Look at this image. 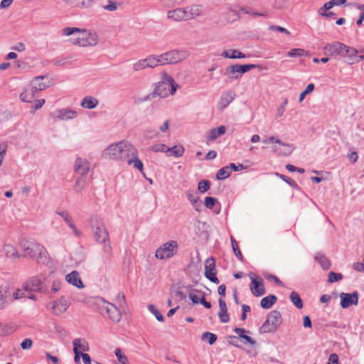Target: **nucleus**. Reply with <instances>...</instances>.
I'll return each mask as SVG.
<instances>
[{"label":"nucleus","instance_id":"5fc2aeb1","mask_svg":"<svg viewBox=\"0 0 364 364\" xmlns=\"http://www.w3.org/2000/svg\"><path fill=\"white\" fill-rule=\"evenodd\" d=\"M150 149L155 152H166L167 153V150H168V147L164 144H157L151 146Z\"/></svg>","mask_w":364,"mask_h":364},{"label":"nucleus","instance_id":"c03bdc74","mask_svg":"<svg viewBox=\"0 0 364 364\" xmlns=\"http://www.w3.org/2000/svg\"><path fill=\"white\" fill-rule=\"evenodd\" d=\"M85 185H86L85 178L84 177L81 176L80 178H77V180L76 181L75 186H74V190L75 191V192L80 193L85 187Z\"/></svg>","mask_w":364,"mask_h":364},{"label":"nucleus","instance_id":"20e7f679","mask_svg":"<svg viewBox=\"0 0 364 364\" xmlns=\"http://www.w3.org/2000/svg\"><path fill=\"white\" fill-rule=\"evenodd\" d=\"M25 257L36 260L38 263H46L48 261L47 251L41 244L33 240H23L20 243Z\"/></svg>","mask_w":364,"mask_h":364},{"label":"nucleus","instance_id":"cd10ccee","mask_svg":"<svg viewBox=\"0 0 364 364\" xmlns=\"http://www.w3.org/2000/svg\"><path fill=\"white\" fill-rule=\"evenodd\" d=\"M221 55L223 58H231V59H240L245 58V55L243 54L238 50L229 49L224 50Z\"/></svg>","mask_w":364,"mask_h":364},{"label":"nucleus","instance_id":"58836bf2","mask_svg":"<svg viewBox=\"0 0 364 364\" xmlns=\"http://www.w3.org/2000/svg\"><path fill=\"white\" fill-rule=\"evenodd\" d=\"M230 240H231V245H232V250L234 252L235 255L237 257V258L240 261L243 262L244 257L239 249L238 245H237L235 239L232 236H231Z\"/></svg>","mask_w":364,"mask_h":364},{"label":"nucleus","instance_id":"0e129e2a","mask_svg":"<svg viewBox=\"0 0 364 364\" xmlns=\"http://www.w3.org/2000/svg\"><path fill=\"white\" fill-rule=\"evenodd\" d=\"M196 291L197 290L196 289L192 290V291L189 293L188 296L193 304H200V299H199L198 296L194 293V291Z\"/></svg>","mask_w":364,"mask_h":364},{"label":"nucleus","instance_id":"774afa93","mask_svg":"<svg viewBox=\"0 0 364 364\" xmlns=\"http://www.w3.org/2000/svg\"><path fill=\"white\" fill-rule=\"evenodd\" d=\"M339 364L338 355L336 353H332L328 358V364Z\"/></svg>","mask_w":364,"mask_h":364},{"label":"nucleus","instance_id":"4be33fe9","mask_svg":"<svg viewBox=\"0 0 364 364\" xmlns=\"http://www.w3.org/2000/svg\"><path fill=\"white\" fill-rule=\"evenodd\" d=\"M75 170L84 177L90 170V164L87 160L78 158L75 161Z\"/></svg>","mask_w":364,"mask_h":364},{"label":"nucleus","instance_id":"4d7b16f0","mask_svg":"<svg viewBox=\"0 0 364 364\" xmlns=\"http://www.w3.org/2000/svg\"><path fill=\"white\" fill-rule=\"evenodd\" d=\"M114 353L120 363L126 364L128 362L127 357L122 353L120 348H116L114 350Z\"/></svg>","mask_w":364,"mask_h":364},{"label":"nucleus","instance_id":"9b49d317","mask_svg":"<svg viewBox=\"0 0 364 364\" xmlns=\"http://www.w3.org/2000/svg\"><path fill=\"white\" fill-rule=\"evenodd\" d=\"M282 323V315L279 311L273 310L268 314L267 320L260 328L262 333H270L277 330Z\"/></svg>","mask_w":364,"mask_h":364},{"label":"nucleus","instance_id":"2eb2a0df","mask_svg":"<svg viewBox=\"0 0 364 364\" xmlns=\"http://www.w3.org/2000/svg\"><path fill=\"white\" fill-rule=\"evenodd\" d=\"M359 294L358 291H353L352 294L341 293V306L343 309H347L351 305H357L358 303Z\"/></svg>","mask_w":364,"mask_h":364},{"label":"nucleus","instance_id":"ddd939ff","mask_svg":"<svg viewBox=\"0 0 364 364\" xmlns=\"http://www.w3.org/2000/svg\"><path fill=\"white\" fill-rule=\"evenodd\" d=\"M205 277L211 282L219 284L220 280L217 277V270L215 268V260L213 257H209L205 261Z\"/></svg>","mask_w":364,"mask_h":364},{"label":"nucleus","instance_id":"a878e982","mask_svg":"<svg viewBox=\"0 0 364 364\" xmlns=\"http://www.w3.org/2000/svg\"><path fill=\"white\" fill-rule=\"evenodd\" d=\"M226 128L222 125L218 128H213L208 132L207 138L209 141H213L225 133Z\"/></svg>","mask_w":364,"mask_h":364},{"label":"nucleus","instance_id":"6e6d98bb","mask_svg":"<svg viewBox=\"0 0 364 364\" xmlns=\"http://www.w3.org/2000/svg\"><path fill=\"white\" fill-rule=\"evenodd\" d=\"M118 4L113 0H107V4L103 6V9L108 11H114L118 8Z\"/></svg>","mask_w":364,"mask_h":364},{"label":"nucleus","instance_id":"79ce46f5","mask_svg":"<svg viewBox=\"0 0 364 364\" xmlns=\"http://www.w3.org/2000/svg\"><path fill=\"white\" fill-rule=\"evenodd\" d=\"M149 68L147 66V63L146 62L145 58L139 60L136 63H134L132 65V69L135 72H138L144 69Z\"/></svg>","mask_w":364,"mask_h":364},{"label":"nucleus","instance_id":"dca6fc26","mask_svg":"<svg viewBox=\"0 0 364 364\" xmlns=\"http://www.w3.org/2000/svg\"><path fill=\"white\" fill-rule=\"evenodd\" d=\"M345 48V44L336 41L333 43H328L323 48L325 55H338L343 54V49Z\"/></svg>","mask_w":364,"mask_h":364},{"label":"nucleus","instance_id":"a211bd4d","mask_svg":"<svg viewBox=\"0 0 364 364\" xmlns=\"http://www.w3.org/2000/svg\"><path fill=\"white\" fill-rule=\"evenodd\" d=\"M70 306V302L65 297L62 296L53 301V314L55 315H60L64 313Z\"/></svg>","mask_w":364,"mask_h":364},{"label":"nucleus","instance_id":"f03ea898","mask_svg":"<svg viewBox=\"0 0 364 364\" xmlns=\"http://www.w3.org/2000/svg\"><path fill=\"white\" fill-rule=\"evenodd\" d=\"M63 36H74L73 43L80 46H93L97 43L96 33L75 27H66L62 30Z\"/></svg>","mask_w":364,"mask_h":364},{"label":"nucleus","instance_id":"3c124183","mask_svg":"<svg viewBox=\"0 0 364 364\" xmlns=\"http://www.w3.org/2000/svg\"><path fill=\"white\" fill-rule=\"evenodd\" d=\"M276 175L279 176L281 179H282L284 181H285L287 184H289L291 187L294 188H298V185L293 179L281 173H277Z\"/></svg>","mask_w":364,"mask_h":364},{"label":"nucleus","instance_id":"412c9836","mask_svg":"<svg viewBox=\"0 0 364 364\" xmlns=\"http://www.w3.org/2000/svg\"><path fill=\"white\" fill-rule=\"evenodd\" d=\"M65 281L79 289L84 287V284L80 279V274L76 270H73L70 273L68 274L65 276Z\"/></svg>","mask_w":364,"mask_h":364},{"label":"nucleus","instance_id":"39448f33","mask_svg":"<svg viewBox=\"0 0 364 364\" xmlns=\"http://www.w3.org/2000/svg\"><path fill=\"white\" fill-rule=\"evenodd\" d=\"M51 85V81L48 77L45 75L36 77L31 81L29 87L20 94L19 98L23 102H31L40 91L50 87Z\"/></svg>","mask_w":364,"mask_h":364},{"label":"nucleus","instance_id":"0eeeda50","mask_svg":"<svg viewBox=\"0 0 364 364\" xmlns=\"http://www.w3.org/2000/svg\"><path fill=\"white\" fill-rule=\"evenodd\" d=\"M90 225L98 242L105 243L109 241V233L107 230L102 219L97 215L92 216Z\"/></svg>","mask_w":364,"mask_h":364},{"label":"nucleus","instance_id":"09e8293b","mask_svg":"<svg viewBox=\"0 0 364 364\" xmlns=\"http://www.w3.org/2000/svg\"><path fill=\"white\" fill-rule=\"evenodd\" d=\"M343 279V275L341 273H336L334 272H330L328 275V282L333 283L338 282Z\"/></svg>","mask_w":364,"mask_h":364},{"label":"nucleus","instance_id":"b1692460","mask_svg":"<svg viewBox=\"0 0 364 364\" xmlns=\"http://www.w3.org/2000/svg\"><path fill=\"white\" fill-rule=\"evenodd\" d=\"M56 117L61 120H68L74 119L77 117V112L73 109H61L56 110Z\"/></svg>","mask_w":364,"mask_h":364},{"label":"nucleus","instance_id":"4c0bfd02","mask_svg":"<svg viewBox=\"0 0 364 364\" xmlns=\"http://www.w3.org/2000/svg\"><path fill=\"white\" fill-rule=\"evenodd\" d=\"M170 153L168 156H173L175 157L182 156L184 153V148L182 146H174L171 148L168 147L167 153Z\"/></svg>","mask_w":364,"mask_h":364},{"label":"nucleus","instance_id":"e433bc0d","mask_svg":"<svg viewBox=\"0 0 364 364\" xmlns=\"http://www.w3.org/2000/svg\"><path fill=\"white\" fill-rule=\"evenodd\" d=\"M289 299L296 308L299 309L303 308V301L298 293L296 291H292L290 294Z\"/></svg>","mask_w":364,"mask_h":364},{"label":"nucleus","instance_id":"052dcab7","mask_svg":"<svg viewBox=\"0 0 364 364\" xmlns=\"http://www.w3.org/2000/svg\"><path fill=\"white\" fill-rule=\"evenodd\" d=\"M216 201H217L216 198H215L213 197L208 196L205 198V205L206 208L211 209L214 207Z\"/></svg>","mask_w":364,"mask_h":364},{"label":"nucleus","instance_id":"473e14b6","mask_svg":"<svg viewBox=\"0 0 364 364\" xmlns=\"http://www.w3.org/2000/svg\"><path fill=\"white\" fill-rule=\"evenodd\" d=\"M8 290V285H1L0 287V309H4L8 304L6 301Z\"/></svg>","mask_w":364,"mask_h":364},{"label":"nucleus","instance_id":"f257e3e1","mask_svg":"<svg viewBox=\"0 0 364 364\" xmlns=\"http://www.w3.org/2000/svg\"><path fill=\"white\" fill-rule=\"evenodd\" d=\"M102 155L105 159L119 160L132 165L140 171L143 170V163L138 157L137 149L128 141L110 144L103 151Z\"/></svg>","mask_w":364,"mask_h":364},{"label":"nucleus","instance_id":"f8f14e48","mask_svg":"<svg viewBox=\"0 0 364 364\" xmlns=\"http://www.w3.org/2000/svg\"><path fill=\"white\" fill-rule=\"evenodd\" d=\"M44 280L45 277L43 274L33 276L23 284V289L26 291L45 292L46 289L43 286Z\"/></svg>","mask_w":364,"mask_h":364},{"label":"nucleus","instance_id":"864d4df0","mask_svg":"<svg viewBox=\"0 0 364 364\" xmlns=\"http://www.w3.org/2000/svg\"><path fill=\"white\" fill-rule=\"evenodd\" d=\"M210 186V183L208 180H203L198 183V189L201 193H205L208 190H209Z\"/></svg>","mask_w":364,"mask_h":364},{"label":"nucleus","instance_id":"13d9d810","mask_svg":"<svg viewBox=\"0 0 364 364\" xmlns=\"http://www.w3.org/2000/svg\"><path fill=\"white\" fill-rule=\"evenodd\" d=\"M218 316L222 323H228L230 320V316L228 313V310H220Z\"/></svg>","mask_w":364,"mask_h":364},{"label":"nucleus","instance_id":"bf43d9fd","mask_svg":"<svg viewBox=\"0 0 364 364\" xmlns=\"http://www.w3.org/2000/svg\"><path fill=\"white\" fill-rule=\"evenodd\" d=\"M56 213L63 218V220L68 225V226L70 225V224L73 223L72 218L67 211H57Z\"/></svg>","mask_w":364,"mask_h":364},{"label":"nucleus","instance_id":"338daca9","mask_svg":"<svg viewBox=\"0 0 364 364\" xmlns=\"http://www.w3.org/2000/svg\"><path fill=\"white\" fill-rule=\"evenodd\" d=\"M240 338L244 340L245 343H249L252 346H254L256 343V341L253 338L246 335L245 333L243 335H240Z\"/></svg>","mask_w":364,"mask_h":364},{"label":"nucleus","instance_id":"f704fd0d","mask_svg":"<svg viewBox=\"0 0 364 364\" xmlns=\"http://www.w3.org/2000/svg\"><path fill=\"white\" fill-rule=\"evenodd\" d=\"M188 200L192 203L196 210H199L198 208L200 206V198L197 193L191 191L187 192Z\"/></svg>","mask_w":364,"mask_h":364},{"label":"nucleus","instance_id":"aec40b11","mask_svg":"<svg viewBox=\"0 0 364 364\" xmlns=\"http://www.w3.org/2000/svg\"><path fill=\"white\" fill-rule=\"evenodd\" d=\"M268 140L272 143H276L282 146V149H277L275 147V151L279 154H282L284 156H289L293 151V147L291 145L285 144L282 142L280 139L275 138L274 136H270L268 138Z\"/></svg>","mask_w":364,"mask_h":364},{"label":"nucleus","instance_id":"49530a36","mask_svg":"<svg viewBox=\"0 0 364 364\" xmlns=\"http://www.w3.org/2000/svg\"><path fill=\"white\" fill-rule=\"evenodd\" d=\"M93 0H73L75 6L86 9L92 6Z\"/></svg>","mask_w":364,"mask_h":364},{"label":"nucleus","instance_id":"7ed1b4c3","mask_svg":"<svg viewBox=\"0 0 364 364\" xmlns=\"http://www.w3.org/2000/svg\"><path fill=\"white\" fill-rule=\"evenodd\" d=\"M179 87V85L171 76L166 73H163L161 80L156 83L154 92L146 95L144 100H149L156 96L164 98L169 95H174Z\"/></svg>","mask_w":364,"mask_h":364},{"label":"nucleus","instance_id":"5701e85b","mask_svg":"<svg viewBox=\"0 0 364 364\" xmlns=\"http://www.w3.org/2000/svg\"><path fill=\"white\" fill-rule=\"evenodd\" d=\"M235 93L233 92H226L223 93L218 102V107L220 110L226 108L234 100Z\"/></svg>","mask_w":364,"mask_h":364},{"label":"nucleus","instance_id":"ea45409f","mask_svg":"<svg viewBox=\"0 0 364 364\" xmlns=\"http://www.w3.org/2000/svg\"><path fill=\"white\" fill-rule=\"evenodd\" d=\"M73 348H75V345L76 344L77 350L80 348L83 351H87L89 350L88 343L85 340H82L80 338H76L73 341Z\"/></svg>","mask_w":364,"mask_h":364},{"label":"nucleus","instance_id":"7c9ffc66","mask_svg":"<svg viewBox=\"0 0 364 364\" xmlns=\"http://www.w3.org/2000/svg\"><path fill=\"white\" fill-rule=\"evenodd\" d=\"M3 250L5 253V255L9 258H18L21 255L16 250V249L10 244L4 245L3 247Z\"/></svg>","mask_w":364,"mask_h":364},{"label":"nucleus","instance_id":"a18cd8bd","mask_svg":"<svg viewBox=\"0 0 364 364\" xmlns=\"http://www.w3.org/2000/svg\"><path fill=\"white\" fill-rule=\"evenodd\" d=\"M149 310L156 316V318L161 322L164 321V317L161 314V313L156 308V306L153 304H149L148 306Z\"/></svg>","mask_w":364,"mask_h":364},{"label":"nucleus","instance_id":"37998d69","mask_svg":"<svg viewBox=\"0 0 364 364\" xmlns=\"http://www.w3.org/2000/svg\"><path fill=\"white\" fill-rule=\"evenodd\" d=\"M201 339L203 341L208 340V342L210 345H213L217 341V336L210 332H205L201 336Z\"/></svg>","mask_w":364,"mask_h":364},{"label":"nucleus","instance_id":"6ab92c4d","mask_svg":"<svg viewBox=\"0 0 364 364\" xmlns=\"http://www.w3.org/2000/svg\"><path fill=\"white\" fill-rule=\"evenodd\" d=\"M343 51V54L341 56L345 58L346 63L353 64L355 62H358L359 56L357 55L358 51L355 48L345 45Z\"/></svg>","mask_w":364,"mask_h":364},{"label":"nucleus","instance_id":"423d86ee","mask_svg":"<svg viewBox=\"0 0 364 364\" xmlns=\"http://www.w3.org/2000/svg\"><path fill=\"white\" fill-rule=\"evenodd\" d=\"M94 304L99 307L100 313L103 314V310H105L106 313L109 314V318L116 323L119 322L122 318V314L119 309L102 297H96L95 299Z\"/></svg>","mask_w":364,"mask_h":364},{"label":"nucleus","instance_id":"de8ad7c7","mask_svg":"<svg viewBox=\"0 0 364 364\" xmlns=\"http://www.w3.org/2000/svg\"><path fill=\"white\" fill-rule=\"evenodd\" d=\"M184 0H162L163 5L166 8H173L181 5Z\"/></svg>","mask_w":364,"mask_h":364},{"label":"nucleus","instance_id":"9d476101","mask_svg":"<svg viewBox=\"0 0 364 364\" xmlns=\"http://www.w3.org/2000/svg\"><path fill=\"white\" fill-rule=\"evenodd\" d=\"M189 55V53L185 50H172L161 53L159 57L161 58L162 65L178 63Z\"/></svg>","mask_w":364,"mask_h":364},{"label":"nucleus","instance_id":"c9c22d12","mask_svg":"<svg viewBox=\"0 0 364 364\" xmlns=\"http://www.w3.org/2000/svg\"><path fill=\"white\" fill-rule=\"evenodd\" d=\"M232 173V171L230 166H226L221 168L216 174V178L218 180H224L228 178Z\"/></svg>","mask_w":364,"mask_h":364},{"label":"nucleus","instance_id":"393cba45","mask_svg":"<svg viewBox=\"0 0 364 364\" xmlns=\"http://www.w3.org/2000/svg\"><path fill=\"white\" fill-rule=\"evenodd\" d=\"M240 11L246 14L252 16L253 17H264L267 18L269 16V11L267 9H262L259 11H254L249 7H242Z\"/></svg>","mask_w":364,"mask_h":364},{"label":"nucleus","instance_id":"c756f323","mask_svg":"<svg viewBox=\"0 0 364 364\" xmlns=\"http://www.w3.org/2000/svg\"><path fill=\"white\" fill-rule=\"evenodd\" d=\"M186 11H187V18L193 19L201 14V8L198 5H193L191 6H187L186 7Z\"/></svg>","mask_w":364,"mask_h":364},{"label":"nucleus","instance_id":"2f4dec72","mask_svg":"<svg viewBox=\"0 0 364 364\" xmlns=\"http://www.w3.org/2000/svg\"><path fill=\"white\" fill-rule=\"evenodd\" d=\"M98 105V100L91 96L85 97L81 102L80 105L89 109L95 108Z\"/></svg>","mask_w":364,"mask_h":364},{"label":"nucleus","instance_id":"8fccbe9b","mask_svg":"<svg viewBox=\"0 0 364 364\" xmlns=\"http://www.w3.org/2000/svg\"><path fill=\"white\" fill-rule=\"evenodd\" d=\"M314 85L311 83V84H309L306 89L301 92L300 95H299V102H301L305 98L306 95L311 93V92L314 91Z\"/></svg>","mask_w":364,"mask_h":364},{"label":"nucleus","instance_id":"72a5a7b5","mask_svg":"<svg viewBox=\"0 0 364 364\" xmlns=\"http://www.w3.org/2000/svg\"><path fill=\"white\" fill-rule=\"evenodd\" d=\"M315 259L320 264L324 270H327L331 267V262L329 259L323 254H316L315 256Z\"/></svg>","mask_w":364,"mask_h":364},{"label":"nucleus","instance_id":"bb28decb","mask_svg":"<svg viewBox=\"0 0 364 364\" xmlns=\"http://www.w3.org/2000/svg\"><path fill=\"white\" fill-rule=\"evenodd\" d=\"M145 60L149 68L154 69L157 66L162 65L161 58L159 57V55H150Z\"/></svg>","mask_w":364,"mask_h":364},{"label":"nucleus","instance_id":"680f3d73","mask_svg":"<svg viewBox=\"0 0 364 364\" xmlns=\"http://www.w3.org/2000/svg\"><path fill=\"white\" fill-rule=\"evenodd\" d=\"M61 284L62 281L59 279L54 280L51 287V292L53 294L57 293L60 289Z\"/></svg>","mask_w":364,"mask_h":364},{"label":"nucleus","instance_id":"69168bd1","mask_svg":"<svg viewBox=\"0 0 364 364\" xmlns=\"http://www.w3.org/2000/svg\"><path fill=\"white\" fill-rule=\"evenodd\" d=\"M33 341L30 338H25L21 343V347L23 350H27L31 348Z\"/></svg>","mask_w":364,"mask_h":364},{"label":"nucleus","instance_id":"f3484780","mask_svg":"<svg viewBox=\"0 0 364 364\" xmlns=\"http://www.w3.org/2000/svg\"><path fill=\"white\" fill-rule=\"evenodd\" d=\"M186 8H176L167 11V18L173 21H187Z\"/></svg>","mask_w":364,"mask_h":364},{"label":"nucleus","instance_id":"e2e57ef3","mask_svg":"<svg viewBox=\"0 0 364 364\" xmlns=\"http://www.w3.org/2000/svg\"><path fill=\"white\" fill-rule=\"evenodd\" d=\"M13 296L15 299L26 297V291L24 289H16Z\"/></svg>","mask_w":364,"mask_h":364},{"label":"nucleus","instance_id":"6e6552de","mask_svg":"<svg viewBox=\"0 0 364 364\" xmlns=\"http://www.w3.org/2000/svg\"><path fill=\"white\" fill-rule=\"evenodd\" d=\"M259 66V65L256 64L232 65L226 68L225 75H226L230 80H238L242 77L244 73Z\"/></svg>","mask_w":364,"mask_h":364},{"label":"nucleus","instance_id":"a19ab883","mask_svg":"<svg viewBox=\"0 0 364 364\" xmlns=\"http://www.w3.org/2000/svg\"><path fill=\"white\" fill-rule=\"evenodd\" d=\"M307 55V52L302 48H294L287 53V56L290 58L302 57Z\"/></svg>","mask_w":364,"mask_h":364},{"label":"nucleus","instance_id":"1a4fd4ad","mask_svg":"<svg viewBox=\"0 0 364 364\" xmlns=\"http://www.w3.org/2000/svg\"><path fill=\"white\" fill-rule=\"evenodd\" d=\"M178 244L176 240H169L160 246L156 251L157 259L164 260L173 257L178 253Z\"/></svg>","mask_w":364,"mask_h":364},{"label":"nucleus","instance_id":"4468645a","mask_svg":"<svg viewBox=\"0 0 364 364\" xmlns=\"http://www.w3.org/2000/svg\"><path fill=\"white\" fill-rule=\"evenodd\" d=\"M251 279L250 291L255 296H262L265 294L263 279L259 277H254L250 275Z\"/></svg>","mask_w":364,"mask_h":364},{"label":"nucleus","instance_id":"603ef678","mask_svg":"<svg viewBox=\"0 0 364 364\" xmlns=\"http://www.w3.org/2000/svg\"><path fill=\"white\" fill-rule=\"evenodd\" d=\"M103 246V252H104V257L105 260H109L112 258V247L109 245V243L107 244L106 242L104 243Z\"/></svg>","mask_w":364,"mask_h":364},{"label":"nucleus","instance_id":"c85d7f7f","mask_svg":"<svg viewBox=\"0 0 364 364\" xmlns=\"http://www.w3.org/2000/svg\"><path fill=\"white\" fill-rule=\"evenodd\" d=\"M277 297L275 295L269 294L262 299L260 305L264 309H270L277 301Z\"/></svg>","mask_w":364,"mask_h":364}]
</instances>
